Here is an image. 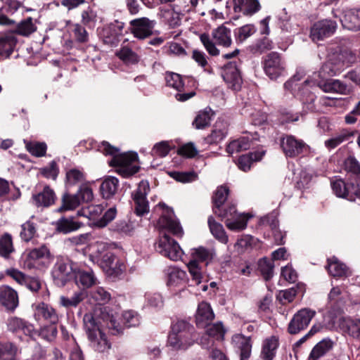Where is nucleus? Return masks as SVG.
Returning a JSON list of instances; mask_svg holds the SVG:
<instances>
[{"label": "nucleus", "mask_w": 360, "mask_h": 360, "mask_svg": "<svg viewBox=\"0 0 360 360\" xmlns=\"http://www.w3.org/2000/svg\"><path fill=\"white\" fill-rule=\"evenodd\" d=\"M16 349L10 342H0V360H14Z\"/></svg>", "instance_id": "obj_64"}, {"label": "nucleus", "mask_w": 360, "mask_h": 360, "mask_svg": "<svg viewBox=\"0 0 360 360\" xmlns=\"http://www.w3.org/2000/svg\"><path fill=\"white\" fill-rule=\"evenodd\" d=\"M212 37L208 34H200V39L208 53L212 56H219V49L216 44L224 48L230 47L232 44L231 30L224 25L214 29L212 32Z\"/></svg>", "instance_id": "obj_4"}, {"label": "nucleus", "mask_w": 360, "mask_h": 360, "mask_svg": "<svg viewBox=\"0 0 360 360\" xmlns=\"http://www.w3.org/2000/svg\"><path fill=\"white\" fill-rule=\"evenodd\" d=\"M264 155V152L262 151L241 155L237 161V165L240 169L247 172L250 169L252 164L260 160Z\"/></svg>", "instance_id": "obj_44"}, {"label": "nucleus", "mask_w": 360, "mask_h": 360, "mask_svg": "<svg viewBox=\"0 0 360 360\" xmlns=\"http://www.w3.org/2000/svg\"><path fill=\"white\" fill-rule=\"evenodd\" d=\"M149 191V183L143 180L139 184L137 189L132 195L135 203V212L139 216H142L149 211L148 202L146 199Z\"/></svg>", "instance_id": "obj_16"}, {"label": "nucleus", "mask_w": 360, "mask_h": 360, "mask_svg": "<svg viewBox=\"0 0 360 360\" xmlns=\"http://www.w3.org/2000/svg\"><path fill=\"white\" fill-rule=\"evenodd\" d=\"M356 133H357L356 131H350L344 129L330 139L325 141L324 145L329 150L333 149L343 142L349 141Z\"/></svg>", "instance_id": "obj_37"}, {"label": "nucleus", "mask_w": 360, "mask_h": 360, "mask_svg": "<svg viewBox=\"0 0 360 360\" xmlns=\"http://www.w3.org/2000/svg\"><path fill=\"white\" fill-rule=\"evenodd\" d=\"M8 328L11 331H22L25 335L29 336H32L34 332V326L32 324L17 317L8 319Z\"/></svg>", "instance_id": "obj_38"}, {"label": "nucleus", "mask_w": 360, "mask_h": 360, "mask_svg": "<svg viewBox=\"0 0 360 360\" xmlns=\"http://www.w3.org/2000/svg\"><path fill=\"white\" fill-rule=\"evenodd\" d=\"M234 347L240 351V360H248L251 354L252 344L250 337L236 334L232 338Z\"/></svg>", "instance_id": "obj_31"}, {"label": "nucleus", "mask_w": 360, "mask_h": 360, "mask_svg": "<svg viewBox=\"0 0 360 360\" xmlns=\"http://www.w3.org/2000/svg\"><path fill=\"white\" fill-rule=\"evenodd\" d=\"M51 259L52 256L49 249L43 245L29 250L24 262V266L29 269H44L49 266Z\"/></svg>", "instance_id": "obj_7"}, {"label": "nucleus", "mask_w": 360, "mask_h": 360, "mask_svg": "<svg viewBox=\"0 0 360 360\" xmlns=\"http://www.w3.org/2000/svg\"><path fill=\"white\" fill-rule=\"evenodd\" d=\"M272 49H273V43L267 37H264L263 39L257 41L250 48L251 51L254 54H261V53L266 52L269 50H271Z\"/></svg>", "instance_id": "obj_63"}, {"label": "nucleus", "mask_w": 360, "mask_h": 360, "mask_svg": "<svg viewBox=\"0 0 360 360\" xmlns=\"http://www.w3.org/2000/svg\"><path fill=\"white\" fill-rule=\"evenodd\" d=\"M129 24L134 36L139 39H144L152 35L155 22L148 18H140L131 20Z\"/></svg>", "instance_id": "obj_18"}, {"label": "nucleus", "mask_w": 360, "mask_h": 360, "mask_svg": "<svg viewBox=\"0 0 360 360\" xmlns=\"http://www.w3.org/2000/svg\"><path fill=\"white\" fill-rule=\"evenodd\" d=\"M119 188V181L114 176H108L102 182L100 189L102 196L108 199L115 195Z\"/></svg>", "instance_id": "obj_40"}, {"label": "nucleus", "mask_w": 360, "mask_h": 360, "mask_svg": "<svg viewBox=\"0 0 360 360\" xmlns=\"http://www.w3.org/2000/svg\"><path fill=\"white\" fill-rule=\"evenodd\" d=\"M98 150L106 155L112 156L110 164L111 166L117 167V171L122 176H130L139 171V167L134 164L138 159L137 153H125L117 154L118 148L111 146L107 141H103L98 146Z\"/></svg>", "instance_id": "obj_2"}, {"label": "nucleus", "mask_w": 360, "mask_h": 360, "mask_svg": "<svg viewBox=\"0 0 360 360\" xmlns=\"http://www.w3.org/2000/svg\"><path fill=\"white\" fill-rule=\"evenodd\" d=\"M206 335L217 340H222L225 334V329L221 322L210 323L206 328Z\"/></svg>", "instance_id": "obj_55"}, {"label": "nucleus", "mask_w": 360, "mask_h": 360, "mask_svg": "<svg viewBox=\"0 0 360 360\" xmlns=\"http://www.w3.org/2000/svg\"><path fill=\"white\" fill-rule=\"evenodd\" d=\"M278 347V339L276 336L266 338L262 345L261 357L263 360H272Z\"/></svg>", "instance_id": "obj_41"}, {"label": "nucleus", "mask_w": 360, "mask_h": 360, "mask_svg": "<svg viewBox=\"0 0 360 360\" xmlns=\"http://www.w3.org/2000/svg\"><path fill=\"white\" fill-rule=\"evenodd\" d=\"M83 226L82 222L73 217H61L56 222V230L64 234L77 231Z\"/></svg>", "instance_id": "obj_36"}, {"label": "nucleus", "mask_w": 360, "mask_h": 360, "mask_svg": "<svg viewBox=\"0 0 360 360\" xmlns=\"http://www.w3.org/2000/svg\"><path fill=\"white\" fill-rule=\"evenodd\" d=\"M102 266L110 275L118 276L124 270V265L112 254H105L103 257Z\"/></svg>", "instance_id": "obj_34"}, {"label": "nucleus", "mask_w": 360, "mask_h": 360, "mask_svg": "<svg viewBox=\"0 0 360 360\" xmlns=\"http://www.w3.org/2000/svg\"><path fill=\"white\" fill-rule=\"evenodd\" d=\"M15 251L13 239L11 234L5 233L0 238V255L8 258L10 255Z\"/></svg>", "instance_id": "obj_53"}, {"label": "nucleus", "mask_w": 360, "mask_h": 360, "mask_svg": "<svg viewBox=\"0 0 360 360\" xmlns=\"http://www.w3.org/2000/svg\"><path fill=\"white\" fill-rule=\"evenodd\" d=\"M74 278L77 285L83 289L89 288L96 283V278L90 269H76L74 271Z\"/></svg>", "instance_id": "obj_33"}, {"label": "nucleus", "mask_w": 360, "mask_h": 360, "mask_svg": "<svg viewBox=\"0 0 360 360\" xmlns=\"http://www.w3.org/2000/svg\"><path fill=\"white\" fill-rule=\"evenodd\" d=\"M101 319L103 320V323L99 322V324H103L108 328L112 335H117L122 332V326L117 321L113 315L102 314Z\"/></svg>", "instance_id": "obj_51"}, {"label": "nucleus", "mask_w": 360, "mask_h": 360, "mask_svg": "<svg viewBox=\"0 0 360 360\" xmlns=\"http://www.w3.org/2000/svg\"><path fill=\"white\" fill-rule=\"evenodd\" d=\"M134 44L124 41L115 53L116 56L126 65H135L140 60V56L134 51Z\"/></svg>", "instance_id": "obj_27"}, {"label": "nucleus", "mask_w": 360, "mask_h": 360, "mask_svg": "<svg viewBox=\"0 0 360 360\" xmlns=\"http://www.w3.org/2000/svg\"><path fill=\"white\" fill-rule=\"evenodd\" d=\"M124 27V23L118 20L105 25L101 33L103 42L110 46L116 45L123 34Z\"/></svg>", "instance_id": "obj_20"}, {"label": "nucleus", "mask_w": 360, "mask_h": 360, "mask_svg": "<svg viewBox=\"0 0 360 360\" xmlns=\"http://www.w3.org/2000/svg\"><path fill=\"white\" fill-rule=\"evenodd\" d=\"M222 219H226V227L231 231H241L246 228L247 223L250 217L245 214H239L236 212L235 205H231L227 208L218 211L216 214Z\"/></svg>", "instance_id": "obj_9"}, {"label": "nucleus", "mask_w": 360, "mask_h": 360, "mask_svg": "<svg viewBox=\"0 0 360 360\" xmlns=\"http://www.w3.org/2000/svg\"><path fill=\"white\" fill-rule=\"evenodd\" d=\"M39 173L44 177L55 181L59 174V168L57 162L54 160L51 161L47 166L41 168Z\"/></svg>", "instance_id": "obj_61"}, {"label": "nucleus", "mask_w": 360, "mask_h": 360, "mask_svg": "<svg viewBox=\"0 0 360 360\" xmlns=\"http://www.w3.org/2000/svg\"><path fill=\"white\" fill-rule=\"evenodd\" d=\"M36 232L35 224L29 220L21 225L20 237L25 242H29L34 238Z\"/></svg>", "instance_id": "obj_59"}, {"label": "nucleus", "mask_w": 360, "mask_h": 360, "mask_svg": "<svg viewBox=\"0 0 360 360\" xmlns=\"http://www.w3.org/2000/svg\"><path fill=\"white\" fill-rule=\"evenodd\" d=\"M214 319V314L210 304L202 302L198 304L195 314V324L198 328H205Z\"/></svg>", "instance_id": "obj_25"}, {"label": "nucleus", "mask_w": 360, "mask_h": 360, "mask_svg": "<svg viewBox=\"0 0 360 360\" xmlns=\"http://www.w3.org/2000/svg\"><path fill=\"white\" fill-rule=\"evenodd\" d=\"M156 249L162 255L175 262L180 260L184 255L179 243L166 233L160 238Z\"/></svg>", "instance_id": "obj_10"}, {"label": "nucleus", "mask_w": 360, "mask_h": 360, "mask_svg": "<svg viewBox=\"0 0 360 360\" xmlns=\"http://www.w3.org/2000/svg\"><path fill=\"white\" fill-rule=\"evenodd\" d=\"M232 2L233 11L246 16H252L261 9L259 0H232Z\"/></svg>", "instance_id": "obj_26"}, {"label": "nucleus", "mask_w": 360, "mask_h": 360, "mask_svg": "<svg viewBox=\"0 0 360 360\" xmlns=\"http://www.w3.org/2000/svg\"><path fill=\"white\" fill-rule=\"evenodd\" d=\"M36 30V26L32 22L31 18H28L21 21L16 27V33L22 35L28 36Z\"/></svg>", "instance_id": "obj_60"}, {"label": "nucleus", "mask_w": 360, "mask_h": 360, "mask_svg": "<svg viewBox=\"0 0 360 360\" xmlns=\"http://www.w3.org/2000/svg\"><path fill=\"white\" fill-rule=\"evenodd\" d=\"M0 303L8 310L13 311L18 306L17 292L8 285L0 288Z\"/></svg>", "instance_id": "obj_29"}, {"label": "nucleus", "mask_w": 360, "mask_h": 360, "mask_svg": "<svg viewBox=\"0 0 360 360\" xmlns=\"http://www.w3.org/2000/svg\"><path fill=\"white\" fill-rule=\"evenodd\" d=\"M344 168L360 179V163L354 156H349L345 160Z\"/></svg>", "instance_id": "obj_62"}, {"label": "nucleus", "mask_w": 360, "mask_h": 360, "mask_svg": "<svg viewBox=\"0 0 360 360\" xmlns=\"http://www.w3.org/2000/svg\"><path fill=\"white\" fill-rule=\"evenodd\" d=\"M302 72H297L289 80L284 84V89L290 91L295 97L299 98L309 110H314V102L316 99L315 94L311 91V88L316 84L312 79H307L303 83L299 82L303 78ZM318 86L327 93H338L347 95L350 93V88L338 79H326L317 82Z\"/></svg>", "instance_id": "obj_1"}, {"label": "nucleus", "mask_w": 360, "mask_h": 360, "mask_svg": "<svg viewBox=\"0 0 360 360\" xmlns=\"http://www.w3.org/2000/svg\"><path fill=\"white\" fill-rule=\"evenodd\" d=\"M228 134V123L223 120H218L213 129L204 141L209 145L217 144L222 141Z\"/></svg>", "instance_id": "obj_28"}, {"label": "nucleus", "mask_w": 360, "mask_h": 360, "mask_svg": "<svg viewBox=\"0 0 360 360\" xmlns=\"http://www.w3.org/2000/svg\"><path fill=\"white\" fill-rule=\"evenodd\" d=\"M333 347V342L330 339H323L318 342L311 351L308 360H318L329 352Z\"/></svg>", "instance_id": "obj_42"}, {"label": "nucleus", "mask_w": 360, "mask_h": 360, "mask_svg": "<svg viewBox=\"0 0 360 360\" xmlns=\"http://www.w3.org/2000/svg\"><path fill=\"white\" fill-rule=\"evenodd\" d=\"M252 145V141L248 136H243L229 143L226 152L229 155L248 150Z\"/></svg>", "instance_id": "obj_45"}, {"label": "nucleus", "mask_w": 360, "mask_h": 360, "mask_svg": "<svg viewBox=\"0 0 360 360\" xmlns=\"http://www.w3.org/2000/svg\"><path fill=\"white\" fill-rule=\"evenodd\" d=\"M158 226L161 229H166L176 237L181 238L184 234L182 227L179 222L174 219L172 212L162 215L158 221Z\"/></svg>", "instance_id": "obj_24"}, {"label": "nucleus", "mask_w": 360, "mask_h": 360, "mask_svg": "<svg viewBox=\"0 0 360 360\" xmlns=\"http://www.w3.org/2000/svg\"><path fill=\"white\" fill-rule=\"evenodd\" d=\"M281 148L288 158H295L307 150V145L292 135H285L281 139Z\"/></svg>", "instance_id": "obj_15"}, {"label": "nucleus", "mask_w": 360, "mask_h": 360, "mask_svg": "<svg viewBox=\"0 0 360 360\" xmlns=\"http://www.w3.org/2000/svg\"><path fill=\"white\" fill-rule=\"evenodd\" d=\"M76 270L72 263L64 260H58L53 269L52 275L56 281L61 285H65L66 282L74 276V271Z\"/></svg>", "instance_id": "obj_22"}, {"label": "nucleus", "mask_w": 360, "mask_h": 360, "mask_svg": "<svg viewBox=\"0 0 360 360\" xmlns=\"http://www.w3.org/2000/svg\"><path fill=\"white\" fill-rule=\"evenodd\" d=\"M337 27L336 22L331 20L324 19L317 21L311 27L310 38L313 41L323 40L332 36Z\"/></svg>", "instance_id": "obj_13"}, {"label": "nucleus", "mask_w": 360, "mask_h": 360, "mask_svg": "<svg viewBox=\"0 0 360 360\" xmlns=\"http://www.w3.org/2000/svg\"><path fill=\"white\" fill-rule=\"evenodd\" d=\"M84 326L91 347L99 352L110 348L105 335L102 332L94 315L86 314L83 318Z\"/></svg>", "instance_id": "obj_5"}, {"label": "nucleus", "mask_w": 360, "mask_h": 360, "mask_svg": "<svg viewBox=\"0 0 360 360\" xmlns=\"http://www.w3.org/2000/svg\"><path fill=\"white\" fill-rule=\"evenodd\" d=\"M165 78L167 85L177 91V94L175 95L177 101L184 102L195 96V93L194 91L183 93L184 84L179 74L167 72Z\"/></svg>", "instance_id": "obj_17"}, {"label": "nucleus", "mask_w": 360, "mask_h": 360, "mask_svg": "<svg viewBox=\"0 0 360 360\" xmlns=\"http://www.w3.org/2000/svg\"><path fill=\"white\" fill-rule=\"evenodd\" d=\"M342 328L349 336L360 340V319H345L342 323Z\"/></svg>", "instance_id": "obj_43"}, {"label": "nucleus", "mask_w": 360, "mask_h": 360, "mask_svg": "<svg viewBox=\"0 0 360 360\" xmlns=\"http://www.w3.org/2000/svg\"><path fill=\"white\" fill-rule=\"evenodd\" d=\"M229 193V189L226 186H221L217 188L212 197L213 201V212L214 214H218V211H220L221 207L225 202Z\"/></svg>", "instance_id": "obj_47"}, {"label": "nucleus", "mask_w": 360, "mask_h": 360, "mask_svg": "<svg viewBox=\"0 0 360 360\" xmlns=\"http://www.w3.org/2000/svg\"><path fill=\"white\" fill-rule=\"evenodd\" d=\"M349 55L351 54L347 52L341 53L325 63L319 72V76L321 79V81L326 80L328 79L327 77L339 74L345 68L349 66L353 62L352 60H345ZM350 56L352 58V56Z\"/></svg>", "instance_id": "obj_8"}, {"label": "nucleus", "mask_w": 360, "mask_h": 360, "mask_svg": "<svg viewBox=\"0 0 360 360\" xmlns=\"http://www.w3.org/2000/svg\"><path fill=\"white\" fill-rule=\"evenodd\" d=\"M316 311L307 308L298 311L290 321L288 331L290 334L295 335L304 330L315 316Z\"/></svg>", "instance_id": "obj_12"}, {"label": "nucleus", "mask_w": 360, "mask_h": 360, "mask_svg": "<svg viewBox=\"0 0 360 360\" xmlns=\"http://www.w3.org/2000/svg\"><path fill=\"white\" fill-rule=\"evenodd\" d=\"M81 204L79 196L77 193L69 194L65 193L62 198V205L59 211L72 210L77 208Z\"/></svg>", "instance_id": "obj_54"}, {"label": "nucleus", "mask_w": 360, "mask_h": 360, "mask_svg": "<svg viewBox=\"0 0 360 360\" xmlns=\"http://www.w3.org/2000/svg\"><path fill=\"white\" fill-rule=\"evenodd\" d=\"M192 259L188 263L187 266L190 274L192 276V281L195 285H198L202 282V276L199 267V262H208L213 257V251L199 247L191 250Z\"/></svg>", "instance_id": "obj_6"}, {"label": "nucleus", "mask_w": 360, "mask_h": 360, "mask_svg": "<svg viewBox=\"0 0 360 360\" xmlns=\"http://www.w3.org/2000/svg\"><path fill=\"white\" fill-rule=\"evenodd\" d=\"M34 316L37 319H43L51 324H56L59 317L56 310L50 305L41 302L34 309Z\"/></svg>", "instance_id": "obj_32"}, {"label": "nucleus", "mask_w": 360, "mask_h": 360, "mask_svg": "<svg viewBox=\"0 0 360 360\" xmlns=\"http://www.w3.org/2000/svg\"><path fill=\"white\" fill-rule=\"evenodd\" d=\"M327 269L333 277H341L347 275V269L343 263H341L336 257L328 259Z\"/></svg>", "instance_id": "obj_46"}, {"label": "nucleus", "mask_w": 360, "mask_h": 360, "mask_svg": "<svg viewBox=\"0 0 360 360\" xmlns=\"http://www.w3.org/2000/svg\"><path fill=\"white\" fill-rule=\"evenodd\" d=\"M188 9L185 6L173 5L172 8H161L159 15L170 27L174 28L180 25L181 16Z\"/></svg>", "instance_id": "obj_21"}, {"label": "nucleus", "mask_w": 360, "mask_h": 360, "mask_svg": "<svg viewBox=\"0 0 360 360\" xmlns=\"http://www.w3.org/2000/svg\"><path fill=\"white\" fill-rule=\"evenodd\" d=\"M26 149L35 157H43L46 155L47 146L44 142L25 141Z\"/></svg>", "instance_id": "obj_58"}, {"label": "nucleus", "mask_w": 360, "mask_h": 360, "mask_svg": "<svg viewBox=\"0 0 360 360\" xmlns=\"http://www.w3.org/2000/svg\"><path fill=\"white\" fill-rule=\"evenodd\" d=\"M195 340V328L188 321L178 320L172 325L168 344L175 350H186Z\"/></svg>", "instance_id": "obj_3"}, {"label": "nucleus", "mask_w": 360, "mask_h": 360, "mask_svg": "<svg viewBox=\"0 0 360 360\" xmlns=\"http://www.w3.org/2000/svg\"><path fill=\"white\" fill-rule=\"evenodd\" d=\"M328 300L330 306L337 309H340L345 303V300L342 295V290L339 287L331 289L328 295Z\"/></svg>", "instance_id": "obj_56"}, {"label": "nucleus", "mask_w": 360, "mask_h": 360, "mask_svg": "<svg viewBox=\"0 0 360 360\" xmlns=\"http://www.w3.org/2000/svg\"><path fill=\"white\" fill-rule=\"evenodd\" d=\"M87 292L84 290L75 292L70 297L62 295L59 297V304L65 308L77 307L86 297Z\"/></svg>", "instance_id": "obj_39"}, {"label": "nucleus", "mask_w": 360, "mask_h": 360, "mask_svg": "<svg viewBox=\"0 0 360 360\" xmlns=\"http://www.w3.org/2000/svg\"><path fill=\"white\" fill-rule=\"evenodd\" d=\"M208 225L214 238L224 244L228 242V236L226 235L222 225L216 222L212 217L208 218Z\"/></svg>", "instance_id": "obj_50"}, {"label": "nucleus", "mask_w": 360, "mask_h": 360, "mask_svg": "<svg viewBox=\"0 0 360 360\" xmlns=\"http://www.w3.org/2000/svg\"><path fill=\"white\" fill-rule=\"evenodd\" d=\"M187 279L186 272L176 266L167 269V284L169 287H176L184 284Z\"/></svg>", "instance_id": "obj_35"}, {"label": "nucleus", "mask_w": 360, "mask_h": 360, "mask_svg": "<svg viewBox=\"0 0 360 360\" xmlns=\"http://www.w3.org/2000/svg\"><path fill=\"white\" fill-rule=\"evenodd\" d=\"M89 297L96 304L99 305L108 303L111 298L110 292L101 286L93 288L89 292Z\"/></svg>", "instance_id": "obj_49"}, {"label": "nucleus", "mask_w": 360, "mask_h": 360, "mask_svg": "<svg viewBox=\"0 0 360 360\" xmlns=\"http://www.w3.org/2000/svg\"><path fill=\"white\" fill-rule=\"evenodd\" d=\"M342 27L352 31L360 30V8H347L340 18Z\"/></svg>", "instance_id": "obj_23"}, {"label": "nucleus", "mask_w": 360, "mask_h": 360, "mask_svg": "<svg viewBox=\"0 0 360 360\" xmlns=\"http://www.w3.org/2000/svg\"><path fill=\"white\" fill-rule=\"evenodd\" d=\"M266 75L271 79H276L284 72V63L278 53L272 52L267 55L264 62Z\"/></svg>", "instance_id": "obj_19"}, {"label": "nucleus", "mask_w": 360, "mask_h": 360, "mask_svg": "<svg viewBox=\"0 0 360 360\" xmlns=\"http://www.w3.org/2000/svg\"><path fill=\"white\" fill-rule=\"evenodd\" d=\"M213 112L210 108H205L200 111L193 122V125L198 129H204L207 127L210 122Z\"/></svg>", "instance_id": "obj_52"}, {"label": "nucleus", "mask_w": 360, "mask_h": 360, "mask_svg": "<svg viewBox=\"0 0 360 360\" xmlns=\"http://www.w3.org/2000/svg\"><path fill=\"white\" fill-rule=\"evenodd\" d=\"M238 64H240L239 60L228 63L224 65L221 73L225 82L233 90H239L243 83Z\"/></svg>", "instance_id": "obj_14"}, {"label": "nucleus", "mask_w": 360, "mask_h": 360, "mask_svg": "<svg viewBox=\"0 0 360 360\" xmlns=\"http://www.w3.org/2000/svg\"><path fill=\"white\" fill-rule=\"evenodd\" d=\"M333 193L338 198L354 200L356 197L360 199V183H345L342 179H338L330 183Z\"/></svg>", "instance_id": "obj_11"}, {"label": "nucleus", "mask_w": 360, "mask_h": 360, "mask_svg": "<svg viewBox=\"0 0 360 360\" xmlns=\"http://www.w3.org/2000/svg\"><path fill=\"white\" fill-rule=\"evenodd\" d=\"M16 43V39L11 34L0 37V56L9 57Z\"/></svg>", "instance_id": "obj_48"}, {"label": "nucleus", "mask_w": 360, "mask_h": 360, "mask_svg": "<svg viewBox=\"0 0 360 360\" xmlns=\"http://www.w3.org/2000/svg\"><path fill=\"white\" fill-rule=\"evenodd\" d=\"M256 32V28L253 25L248 24L243 25L234 32L236 41L243 43L248 37L252 36Z\"/></svg>", "instance_id": "obj_57"}, {"label": "nucleus", "mask_w": 360, "mask_h": 360, "mask_svg": "<svg viewBox=\"0 0 360 360\" xmlns=\"http://www.w3.org/2000/svg\"><path fill=\"white\" fill-rule=\"evenodd\" d=\"M56 199L54 191L49 186H46L41 192L32 197L33 204L38 207H48L54 204Z\"/></svg>", "instance_id": "obj_30"}]
</instances>
